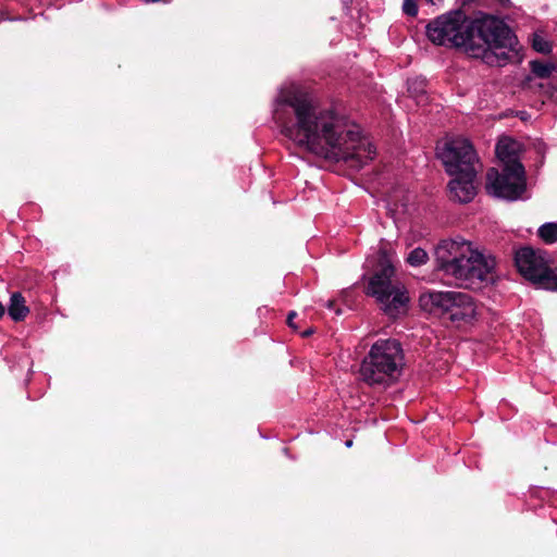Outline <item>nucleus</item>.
<instances>
[{"label":"nucleus","instance_id":"f257e3e1","mask_svg":"<svg viewBox=\"0 0 557 557\" xmlns=\"http://www.w3.org/2000/svg\"><path fill=\"white\" fill-rule=\"evenodd\" d=\"M274 119L287 138L324 159L360 169L374 158L375 149L361 137L358 126L318 108L310 95L297 86L281 91Z\"/></svg>","mask_w":557,"mask_h":557},{"label":"nucleus","instance_id":"f03ea898","mask_svg":"<svg viewBox=\"0 0 557 557\" xmlns=\"http://www.w3.org/2000/svg\"><path fill=\"white\" fill-rule=\"evenodd\" d=\"M468 33V55L490 66H505L521 60L519 41L500 17L480 12L469 17Z\"/></svg>","mask_w":557,"mask_h":557},{"label":"nucleus","instance_id":"7ed1b4c3","mask_svg":"<svg viewBox=\"0 0 557 557\" xmlns=\"http://www.w3.org/2000/svg\"><path fill=\"white\" fill-rule=\"evenodd\" d=\"M436 270L456 285L470 288L491 280L495 258L462 238L443 239L435 247Z\"/></svg>","mask_w":557,"mask_h":557},{"label":"nucleus","instance_id":"20e7f679","mask_svg":"<svg viewBox=\"0 0 557 557\" xmlns=\"http://www.w3.org/2000/svg\"><path fill=\"white\" fill-rule=\"evenodd\" d=\"M440 156L447 173L454 176L448 184L450 198L463 203L471 201L476 194L474 181L482 168L471 143L466 138L451 139Z\"/></svg>","mask_w":557,"mask_h":557},{"label":"nucleus","instance_id":"39448f33","mask_svg":"<svg viewBox=\"0 0 557 557\" xmlns=\"http://www.w3.org/2000/svg\"><path fill=\"white\" fill-rule=\"evenodd\" d=\"M405 366L401 344L394 338L379 339L360 364V376L368 385H382L395 381Z\"/></svg>","mask_w":557,"mask_h":557},{"label":"nucleus","instance_id":"423d86ee","mask_svg":"<svg viewBox=\"0 0 557 557\" xmlns=\"http://www.w3.org/2000/svg\"><path fill=\"white\" fill-rule=\"evenodd\" d=\"M366 294L374 297L389 318L395 319L406 312L409 301L407 289L384 255L380 258L379 269L369 278Z\"/></svg>","mask_w":557,"mask_h":557},{"label":"nucleus","instance_id":"0eeeda50","mask_svg":"<svg viewBox=\"0 0 557 557\" xmlns=\"http://www.w3.org/2000/svg\"><path fill=\"white\" fill-rule=\"evenodd\" d=\"M419 301L423 310L446 317L457 326L472 324L479 315L474 299L462 292L431 290L423 293Z\"/></svg>","mask_w":557,"mask_h":557},{"label":"nucleus","instance_id":"6e6552de","mask_svg":"<svg viewBox=\"0 0 557 557\" xmlns=\"http://www.w3.org/2000/svg\"><path fill=\"white\" fill-rule=\"evenodd\" d=\"M469 16L461 10L442 14L426 25V36L435 45L462 48L467 53Z\"/></svg>","mask_w":557,"mask_h":557},{"label":"nucleus","instance_id":"1a4fd4ad","mask_svg":"<svg viewBox=\"0 0 557 557\" xmlns=\"http://www.w3.org/2000/svg\"><path fill=\"white\" fill-rule=\"evenodd\" d=\"M488 194L507 200H517L525 190L524 168L518 160H511L502 170L490 169L486 174Z\"/></svg>","mask_w":557,"mask_h":557},{"label":"nucleus","instance_id":"9d476101","mask_svg":"<svg viewBox=\"0 0 557 557\" xmlns=\"http://www.w3.org/2000/svg\"><path fill=\"white\" fill-rule=\"evenodd\" d=\"M515 261L519 272L531 282H533L540 273H544L543 269L547 265V260L544 255L530 247L518 250Z\"/></svg>","mask_w":557,"mask_h":557},{"label":"nucleus","instance_id":"9b49d317","mask_svg":"<svg viewBox=\"0 0 557 557\" xmlns=\"http://www.w3.org/2000/svg\"><path fill=\"white\" fill-rule=\"evenodd\" d=\"M29 313V308L26 306V299L20 292H14L10 296L8 306V314L14 322H22Z\"/></svg>","mask_w":557,"mask_h":557},{"label":"nucleus","instance_id":"f8f14e48","mask_svg":"<svg viewBox=\"0 0 557 557\" xmlns=\"http://www.w3.org/2000/svg\"><path fill=\"white\" fill-rule=\"evenodd\" d=\"M543 272L540 273L533 283L545 289L557 290V272L550 269L548 264L543 269Z\"/></svg>","mask_w":557,"mask_h":557},{"label":"nucleus","instance_id":"ddd939ff","mask_svg":"<svg viewBox=\"0 0 557 557\" xmlns=\"http://www.w3.org/2000/svg\"><path fill=\"white\" fill-rule=\"evenodd\" d=\"M496 154L503 162V165L511 160H517L515 157V143L509 139H502L496 145Z\"/></svg>","mask_w":557,"mask_h":557},{"label":"nucleus","instance_id":"4468645a","mask_svg":"<svg viewBox=\"0 0 557 557\" xmlns=\"http://www.w3.org/2000/svg\"><path fill=\"white\" fill-rule=\"evenodd\" d=\"M537 235L545 244L557 243V223L548 222L541 225Z\"/></svg>","mask_w":557,"mask_h":557},{"label":"nucleus","instance_id":"2eb2a0df","mask_svg":"<svg viewBox=\"0 0 557 557\" xmlns=\"http://www.w3.org/2000/svg\"><path fill=\"white\" fill-rule=\"evenodd\" d=\"M530 69L535 76L547 78L555 70V66L552 63L535 60L530 62Z\"/></svg>","mask_w":557,"mask_h":557},{"label":"nucleus","instance_id":"dca6fc26","mask_svg":"<svg viewBox=\"0 0 557 557\" xmlns=\"http://www.w3.org/2000/svg\"><path fill=\"white\" fill-rule=\"evenodd\" d=\"M429 259L426 251L422 248H416L407 257V261L412 267L424 264Z\"/></svg>","mask_w":557,"mask_h":557},{"label":"nucleus","instance_id":"f3484780","mask_svg":"<svg viewBox=\"0 0 557 557\" xmlns=\"http://www.w3.org/2000/svg\"><path fill=\"white\" fill-rule=\"evenodd\" d=\"M532 47L535 51L544 54L549 53L552 50L549 42L539 35L533 36Z\"/></svg>","mask_w":557,"mask_h":557},{"label":"nucleus","instance_id":"a211bd4d","mask_svg":"<svg viewBox=\"0 0 557 557\" xmlns=\"http://www.w3.org/2000/svg\"><path fill=\"white\" fill-rule=\"evenodd\" d=\"M403 11L409 16H416L418 14L417 0H404Z\"/></svg>","mask_w":557,"mask_h":557},{"label":"nucleus","instance_id":"6ab92c4d","mask_svg":"<svg viewBox=\"0 0 557 557\" xmlns=\"http://www.w3.org/2000/svg\"><path fill=\"white\" fill-rule=\"evenodd\" d=\"M295 317H296V312H295V311L289 312V314H288V317H287V323H288V325H289L290 327H293V329H295V330H296V329H297V326H296V325L294 324V322H293Z\"/></svg>","mask_w":557,"mask_h":557},{"label":"nucleus","instance_id":"aec40b11","mask_svg":"<svg viewBox=\"0 0 557 557\" xmlns=\"http://www.w3.org/2000/svg\"><path fill=\"white\" fill-rule=\"evenodd\" d=\"M4 313H5V308L2 305V302L0 301V319L4 315Z\"/></svg>","mask_w":557,"mask_h":557},{"label":"nucleus","instance_id":"412c9836","mask_svg":"<svg viewBox=\"0 0 557 557\" xmlns=\"http://www.w3.org/2000/svg\"><path fill=\"white\" fill-rule=\"evenodd\" d=\"M334 306H335V302H334L333 300H327V301H326V307H327L329 309H334Z\"/></svg>","mask_w":557,"mask_h":557},{"label":"nucleus","instance_id":"4be33fe9","mask_svg":"<svg viewBox=\"0 0 557 557\" xmlns=\"http://www.w3.org/2000/svg\"><path fill=\"white\" fill-rule=\"evenodd\" d=\"M311 334H312V330H307L301 335H302V337H308Z\"/></svg>","mask_w":557,"mask_h":557},{"label":"nucleus","instance_id":"5701e85b","mask_svg":"<svg viewBox=\"0 0 557 557\" xmlns=\"http://www.w3.org/2000/svg\"><path fill=\"white\" fill-rule=\"evenodd\" d=\"M335 312H336L337 314H339V313H341V309H336V310H335Z\"/></svg>","mask_w":557,"mask_h":557},{"label":"nucleus","instance_id":"b1692460","mask_svg":"<svg viewBox=\"0 0 557 557\" xmlns=\"http://www.w3.org/2000/svg\"><path fill=\"white\" fill-rule=\"evenodd\" d=\"M346 445H347V446H350V445H351V441H348V442L346 443Z\"/></svg>","mask_w":557,"mask_h":557},{"label":"nucleus","instance_id":"393cba45","mask_svg":"<svg viewBox=\"0 0 557 557\" xmlns=\"http://www.w3.org/2000/svg\"><path fill=\"white\" fill-rule=\"evenodd\" d=\"M426 1H428V2H430V3H434V1H433V0H426Z\"/></svg>","mask_w":557,"mask_h":557}]
</instances>
